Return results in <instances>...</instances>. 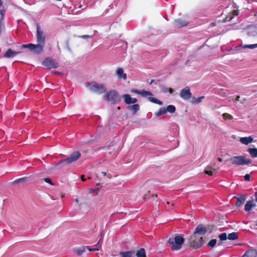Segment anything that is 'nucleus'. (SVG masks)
I'll list each match as a JSON object with an SVG mask.
<instances>
[{"mask_svg": "<svg viewBox=\"0 0 257 257\" xmlns=\"http://www.w3.org/2000/svg\"><path fill=\"white\" fill-rule=\"evenodd\" d=\"M184 240L182 234H177L174 238H170L168 242L170 245L172 250H178L181 248Z\"/></svg>", "mask_w": 257, "mask_h": 257, "instance_id": "f257e3e1", "label": "nucleus"}, {"mask_svg": "<svg viewBox=\"0 0 257 257\" xmlns=\"http://www.w3.org/2000/svg\"><path fill=\"white\" fill-rule=\"evenodd\" d=\"M204 243L203 237L195 234H193L188 241L190 247L195 249L201 248Z\"/></svg>", "mask_w": 257, "mask_h": 257, "instance_id": "f03ea898", "label": "nucleus"}, {"mask_svg": "<svg viewBox=\"0 0 257 257\" xmlns=\"http://www.w3.org/2000/svg\"><path fill=\"white\" fill-rule=\"evenodd\" d=\"M227 161H229L232 164L236 165H248L251 163L252 161L249 159H247L244 156H236L231 157Z\"/></svg>", "mask_w": 257, "mask_h": 257, "instance_id": "7ed1b4c3", "label": "nucleus"}, {"mask_svg": "<svg viewBox=\"0 0 257 257\" xmlns=\"http://www.w3.org/2000/svg\"><path fill=\"white\" fill-rule=\"evenodd\" d=\"M87 87L91 91L99 94H102L106 90V88L103 84L94 81L89 82L87 84Z\"/></svg>", "mask_w": 257, "mask_h": 257, "instance_id": "20e7f679", "label": "nucleus"}, {"mask_svg": "<svg viewBox=\"0 0 257 257\" xmlns=\"http://www.w3.org/2000/svg\"><path fill=\"white\" fill-rule=\"evenodd\" d=\"M107 100L113 104H117L121 101V96L118 92L114 89L111 90L106 93Z\"/></svg>", "mask_w": 257, "mask_h": 257, "instance_id": "39448f33", "label": "nucleus"}, {"mask_svg": "<svg viewBox=\"0 0 257 257\" xmlns=\"http://www.w3.org/2000/svg\"><path fill=\"white\" fill-rule=\"evenodd\" d=\"M81 154L79 151L74 152L72 153L69 157H68L65 159L60 160L57 164L59 165L62 163H65L67 165L70 164L78 160Z\"/></svg>", "mask_w": 257, "mask_h": 257, "instance_id": "423d86ee", "label": "nucleus"}, {"mask_svg": "<svg viewBox=\"0 0 257 257\" xmlns=\"http://www.w3.org/2000/svg\"><path fill=\"white\" fill-rule=\"evenodd\" d=\"M42 64L48 69L56 68L59 66L58 63L51 57L46 58L42 62Z\"/></svg>", "mask_w": 257, "mask_h": 257, "instance_id": "0eeeda50", "label": "nucleus"}, {"mask_svg": "<svg viewBox=\"0 0 257 257\" xmlns=\"http://www.w3.org/2000/svg\"><path fill=\"white\" fill-rule=\"evenodd\" d=\"M37 41L38 43L45 44V36L40 27L37 26Z\"/></svg>", "mask_w": 257, "mask_h": 257, "instance_id": "6e6552de", "label": "nucleus"}, {"mask_svg": "<svg viewBox=\"0 0 257 257\" xmlns=\"http://www.w3.org/2000/svg\"><path fill=\"white\" fill-rule=\"evenodd\" d=\"M180 96L184 99H189L191 97L192 94L189 87L186 86L185 88L181 90L180 93Z\"/></svg>", "mask_w": 257, "mask_h": 257, "instance_id": "1a4fd4ad", "label": "nucleus"}, {"mask_svg": "<svg viewBox=\"0 0 257 257\" xmlns=\"http://www.w3.org/2000/svg\"><path fill=\"white\" fill-rule=\"evenodd\" d=\"M206 232L207 228L206 226L203 224H199L196 228L193 234H195L197 235H203Z\"/></svg>", "mask_w": 257, "mask_h": 257, "instance_id": "9d476101", "label": "nucleus"}, {"mask_svg": "<svg viewBox=\"0 0 257 257\" xmlns=\"http://www.w3.org/2000/svg\"><path fill=\"white\" fill-rule=\"evenodd\" d=\"M189 22L183 19H177L175 20L174 24L175 27L181 28L188 25Z\"/></svg>", "mask_w": 257, "mask_h": 257, "instance_id": "9b49d317", "label": "nucleus"}, {"mask_svg": "<svg viewBox=\"0 0 257 257\" xmlns=\"http://www.w3.org/2000/svg\"><path fill=\"white\" fill-rule=\"evenodd\" d=\"M122 97L124 98V103L126 104H134L138 101L137 98H132L127 94L123 95Z\"/></svg>", "mask_w": 257, "mask_h": 257, "instance_id": "f8f14e48", "label": "nucleus"}, {"mask_svg": "<svg viewBox=\"0 0 257 257\" xmlns=\"http://www.w3.org/2000/svg\"><path fill=\"white\" fill-rule=\"evenodd\" d=\"M247 35L249 37L257 36V27L254 26H251L247 27Z\"/></svg>", "mask_w": 257, "mask_h": 257, "instance_id": "ddd939ff", "label": "nucleus"}, {"mask_svg": "<svg viewBox=\"0 0 257 257\" xmlns=\"http://www.w3.org/2000/svg\"><path fill=\"white\" fill-rule=\"evenodd\" d=\"M242 257H257V250L253 248L248 249Z\"/></svg>", "mask_w": 257, "mask_h": 257, "instance_id": "4468645a", "label": "nucleus"}, {"mask_svg": "<svg viewBox=\"0 0 257 257\" xmlns=\"http://www.w3.org/2000/svg\"><path fill=\"white\" fill-rule=\"evenodd\" d=\"M234 197L237 199V201L235 203V206L237 207H238L245 202L246 199V195H245L244 194H242L240 195H238L237 196H235Z\"/></svg>", "mask_w": 257, "mask_h": 257, "instance_id": "2eb2a0df", "label": "nucleus"}, {"mask_svg": "<svg viewBox=\"0 0 257 257\" xmlns=\"http://www.w3.org/2000/svg\"><path fill=\"white\" fill-rule=\"evenodd\" d=\"M19 53H20V51L16 52L11 49H9L4 54V57L8 58H13Z\"/></svg>", "mask_w": 257, "mask_h": 257, "instance_id": "dca6fc26", "label": "nucleus"}, {"mask_svg": "<svg viewBox=\"0 0 257 257\" xmlns=\"http://www.w3.org/2000/svg\"><path fill=\"white\" fill-rule=\"evenodd\" d=\"M44 46L45 45L41 43H38V44H34V47L32 50H33L36 53L40 54L43 51Z\"/></svg>", "mask_w": 257, "mask_h": 257, "instance_id": "f3484780", "label": "nucleus"}, {"mask_svg": "<svg viewBox=\"0 0 257 257\" xmlns=\"http://www.w3.org/2000/svg\"><path fill=\"white\" fill-rule=\"evenodd\" d=\"M127 110L132 111L133 114H136L140 109V105L138 104H134L131 105H128L126 107Z\"/></svg>", "mask_w": 257, "mask_h": 257, "instance_id": "a211bd4d", "label": "nucleus"}, {"mask_svg": "<svg viewBox=\"0 0 257 257\" xmlns=\"http://www.w3.org/2000/svg\"><path fill=\"white\" fill-rule=\"evenodd\" d=\"M116 74L118 76V77L120 79L122 78L124 80L126 79V74L125 73H123V69L121 68H117L116 70Z\"/></svg>", "mask_w": 257, "mask_h": 257, "instance_id": "6ab92c4d", "label": "nucleus"}, {"mask_svg": "<svg viewBox=\"0 0 257 257\" xmlns=\"http://www.w3.org/2000/svg\"><path fill=\"white\" fill-rule=\"evenodd\" d=\"M255 204L253 203V201H248L244 206V210L247 212H249L253 207H255Z\"/></svg>", "mask_w": 257, "mask_h": 257, "instance_id": "aec40b11", "label": "nucleus"}, {"mask_svg": "<svg viewBox=\"0 0 257 257\" xmlns=\"http://www.w3.org/2000/svg\"><path fill=\"white\" fill-rule=\"evenodd\" d=\"M253 141V138L251 137H242L240 139V142L244 145H248Z\"/></svg>", "mask_w": 257, "mask_h": 257, "instance_id": "412c9836", "label": "nucleus"}, {"mask_svg": "<svg viewBox=\"0 0 257 257\" xmlns=\"http://www.w3.org/2000/svg\"><path fill=\"white\" fill-rule=\"evenodd\" d=\"M86 246H81V247L80 248H76L75 250H74V251L75 252H76L77 253V255H81V254H83V253L86 251Z\"/></svg>", "mask_w": 257, "mask_h": 257, "instance_id": "4be33fe9", "label": "nucleus"}, {"mask_svg": "<svg viewBox=\"0 0 257 257\" xmlns=\"http://www.w3.org/2000/svg\"><path fill=\"white\" fill-rule=\"evenodd\" d=\"M134 253L133 251H127L125 252L120 251L119 255L121 257H132Z\"/></svg>", "mask_w": 257, "mask_h": 257, "instance_id": "5701e85b", "label": "nucleus"}, {"mask_svg": "<svg viewBox=\"0 0 257 257\" xmlns=\"http://www.w3.org/2000/svg\"><path fill=\"white\" fill-rule=\"evenodd\" d=\"M247 152L252 157L255 158L257 157V148H248Z\"/></svg>", "mask_w": 257, "mask_h": 257, "instance_id": "b1692460", "label": "nucleus"}, {"mask_svg": "<svg viewBox=\"0 0 257 257\" xmlns=\"http://www.w3.org/2000/svg\"><path fill=\"white\" fill-rule=\"evenodd\" d=\"M146 255V251L144 248H141L138 250L136 253L137 257H145Z\"/></svg>", "mask_w": 257, "mask_h": 257, "instance_id": "393cba45", "label": "nucleus"}, {"mask_svg": "<svg viewBox=\"0 0 257 257\" xmlns=\"http://www.w3.org/2000/svg\"><path fill=\"white\" fill-rule=\"evenodd\" d=\"M227 238L229 240H233L238 238V235L236 232H232L228 234Z\"/></svg>", "mask_w": 257, "mask_h": 257, "instance_id": "a878e982", "label": "nucleus"}, {"mask_svg": "<svg viewBox=\"0 0 257 257\" xmlns=\"http://www.w3.org/2000/svg\"><path fill=\"white\" fill-rule=\"evenodd\" d=\"M167 113L166 108L162 107L160 108L158 111L155 113V115L157 116H159L162 114H165Z\"/></svg>", "mask_w": 257, "mask_h": 257, "instance_id": "bb28decb", "label": "nucleus"}, {"mask_svg": "<svg viewBox=\"0 0 257 257\" xmlns=\"http://www.w3.org/2000/svg\"><path fill=\"white\" fill-rule=\"evenodd\" d=\"M166 111L170 113H174L176 111V107L173 105H169L167 108H166Z\"/></svg>", "mask_w": 257, "mask_h": 257, "instance_id": "cd10ccee", "label": "nucleus"}, {"mask_svg": "<svg viewBox=\"0 0 257 257\" xmlns=\"http://www.w3.org/2000/svg\"><path fill=\"white\" fill-rule=\"evenodd\" d=\"M148 99L153 102V103H155L156 104H159V105H162L163 104L162 102L161 101H160V100L157 99V98H154L152 96L151 97H148Z\"/></svg>", "mask_w": 257, "mask_h": 257, "instance_id": "c85d7f7f", "label": "nucleus"}, {"mask_svg": "<svg viewBox=\"0 0 257 257\" xmlns=\"http://www.w3.org/2000/svg\"><path fill=\"white\" fill-rule=\"evenodd\" d=\"M94 246L96 247L91 248V247H89V246H86V247H86V249L88 250L89 251H91L98 250L99 247H100V245H99V242H98Z\"/></svg>", "mask_w": 257, "mask_h": 257, "instance_id": "c756f323", "label": "nucleus"}, {"mask_svg": "<svg viewBox=\"0 0 257 257\" xmlns=\"http://www.w3.org/2000/svg\"><path fill=\"white\" fill-rule=\"evenodd\" d=\"M141 95L143 97H151L153 95V94L150 92L146 90H142L141 91Z\"/></svg>", "mask_w": 257, "mask_h": 257, "instance_id": "7c9ffc66", "label": "nucleus"}, {"mask_svg": "<svg viewBox=\"0 0 257 257\" xmlns=\"http://www.w3.org/2000/svg\"><path fill=\"white\" fill-rule=\"evenodd\" d=\"M162 90L163 92H169L170 93L172 94L174 92V90L171 88H168L165 86H163L162 88Z\"/></svg>", "mask_w": 257, "mask_h": 257, "instance_id": "2f4dec72", "label": "nucleus"}, {"mask_svg": "<svg viewBox=\"0 0 257 257\" xmlns=\"http://www.w3.org/2000/svg\"><path fill=\"white\" fill-rule=\"evenodd\" d=\"M21 47L22 48H28L30 50H32L34 47V44L30 43L28 44H23Z\"/></svg>", "mask_w": 257, "mask_h": 257, "instance_id": "473e14b6", "label": "nucleus"}, {"mask_svg": "<svg viewBox=\"0 0 257 257\" xmlns=\"http://www.w3.org/2000/svg\"><path fill=\"white\" fill-rule=\"evenodd\" d=\"M216 243V240L215 239H212L210 240L207 243V246L210 247H213Z\"/></svg>", "mask_w": 257, "mask_h": 257, "instance_id": "72a5a7b5", "label": "nucleus"}, {"mask_svg": "<svg viewBox=\"0 0 257 257\" xmlns=\"http://www.w3.org/2000/svg\"><path fill=\"white\" fill-rule=\"evenodd\" d=\"M2 6H0V14H1V18L0 19H2V21L3 22L4 20V16L5 15V10L4 8H2Z\"/></svg>", "mask_w": 257, "mask_h": 257, "instance_id": "f704fd0d", "label": "nucleus"}, {"mask_svg": "<svg viewBox=\"0 0 257 257\" xmlns=\"http://www.w3.org/2000/svg\"><path fill=\"white\" fill-rule=\"evenodd\" d=\"M222 116L224 119L227 120V119H232L233 118V116L227 113H224L222 114Z\"/></svg>", "mask_w": 257, "mask_h": 257, "instance_id": "c9c22d12", "label": "nucleus"}, {"mask_svg": "<svg viewBox=\"0 0 257 257\" xmlns=\"http://www.w3.org/2000/svg\"><path fill=\"white\" fill-rule=\"evenodd\" d=\"M242 47L243 48H248V49H254L257 47V44L245 45Z\"/></svg>", "mask_w": 257, "mask_h": 257, "instance_id": "e433bc0d", "label": "nucleus"}, {"mask_svg": "<svg viewBox=\"0 0 257 257\" xmlns=\"http://www.w3.org/2000/svg\"><path fill=\"white\" fill-rule=\"evenodd\" d=\"M204 98V96H200V97H198L197 98H195L194 97L193 98V102L194 103L198 104V103H200L203 100V99Z\"/></svg>", "mask_w": 257, "mask_h": 257, "instance_id": "4c0bfd02", "label": "nucleus"}, {"mask_svg": "<svg viewBox=\"0 0 257 257\" xmlns=\"http://www.w3.org/2000/svg\"><path fill=\"white\" fill-rule=\"evenodd\" d=\"M216 173V170L214 169H212V170H204V173L209 176H212L213 174Z\"/></svg>", "mask_w": 257, "mask_h": 257, "instance_id": "58836bf2", "label": "nucleus"}, {"mask_svg": "<svg viewBox=\"0 0 257 257\" xmlns=\"http://www.w3.org/2000/svg\"><path fill=\"white\" fill-rule=\"evenodd\" d=\"M27 177H23L19 179H17L14 181V184H17L20 182H25L27 180Z\"/></svg>", "mask_w": 257, "mask_h": 257, "instance_id": "ea45409f", "label": "nucleus"}, {"mask_svg": "<svg viewBox=\"0 0 257 257\" xmlns=\"http://www.w3.org/2000/svg\"><path fill=\"white\" fill-rule=\"evenodd\" d=\"M219 237L220 240H225L227 239V238H228L227 234L225 232L222 233L220 234H219Z\"/></svg>", "mask_w": 257, "mask_h": 257, "instance_id": "a19ab883", "label": "nucleus"}, {"mask_svg": "<svg viewBox=\"0 0 257 257\" xmlns=\"http://www.w3.org/2000/svg\"><path fill=\"white\" fill-rule=\"evenodd\" d=\"M44 181L47 183L50 184L51 185H54V183L52 182L51 180L48 178H46L43 179Z\"/></svg>", "mask_w": 257, "mask_h": 257, "instance_id": "79ce46f5", "label": "nucleus"}, {"mask_svg": "<svg viewBox=\"0 0 257 257\" xmlns=\"http://www.w3.org/2000/svg\"><path fill=\"white\" fill-rule=\"evenodd\" d=\"M244 181H249L250 180V176L248 174H246L245 175L244 177Z\"/></svg>", "mask_w": 257, "mask_h": 257, "instance_id": "37998d69", "label": "nucleus"}, {"mask_svg": "<svg viewBox=\"0 0 257 257\" xmlns=\"http://www.w3.org/2000/svg\"><path fill=\"white\" fill-rule=\"evenodd\" d=\"M79 37L85 39L90 38L91 36L90 35H82V36H79Z\"/></svg>", "mask_w": 257, "mask_h": 257, "instance_id": "c03bdc74", "label": "nucleus"}, {"mask_svg": "<svg viewBox=\"0 0 257 257\" xmlns=\"http://www.w3.org/2000/svg\"><path fill=\"white\" fill-rule=\"evenodd\" d=\"M132 92H135V93H136L141 94V91H139V90H137V89H133V90H132Z\"/></svg>", "mask_w": 257, "mask_h": 257, "instance_id": "a18cd8bd", "label": "nucleus"}, {"mask_svg": "<svg viewBox=\"0 0 257 257\" xmlns=\"http://www.w3.org/2000/svg\"><path fill=\"white\" fill-rule=\"evenodd\" d=\"M239 98H240V96L239 95H237L236 96V98L234 101V102H237V101H239Z\"/></svg>", "mask_w": 257, "mask_h": 257, "instance_id": "49530a36", "label": "nucleus"}, {"mask_svg": "<svg viewBox=\"0 0 257 257\" xmlns=\"http://www.w3.org/2000/svg\"><path fill=\"white\" fill-rule=\"evenodd\" d=\"M233 13L234 16H237L238 15V12L236 11H233Z\"/></svg>", "mask_w": 257, "mask_h": 257, "instance_id": "de8ad7c7", "label": "nucleus"}, {"mask_svg": "<svg viewBox=\"0 0 257 257\" xmlns=\"http://www.w3.org/2000/svg\"><path fill=\"white\" fill-rule=\"evenodd\" d=\"M81 179L82 181H84L86 180V179L84 178V175H83L81 176Z\"/></svg>", "mask_w": 257, "mask_h": 257, "instance_id": "09e8293b", "label": "nucleus"}, {"mask_svg": "<svg viewBox=\"0 0 257 257\" xmlns=\"http://www.w3.org/2000/svg\"><path fill=\"white\" fill-rule=\"evenodd\" d=\"M144 198L145 200H147V199H148L149 198V197L147 195H145V196H144Z\"/></svg>", "mask_w": 257, "mask_h": 257, "instance_id": "8fccbe9b", "label": "nucleus"}, {"mask_svg": "<svg viewBox=\"0 0 257 257\" xmlns=\"http://www.w3.org/2000/svg\"><path fill=\"white\" fill-rule=\"evenodd\" d=\"M247 101V99L246 98H243L242 100L241 101V103H243L244 101Z\"/></svg>", "mask_w": 257, "mask_h": 257, "instance_id": "3c124183", "label": "nucleus"}, {"mask_svg": "<svg viewBox=\"0 0 257 257\" xmlns=\"http://www.w3.org/2000/svg\"><path fill=\"white\" fill-rule=\"evenodd\" d=\"M254 196H255V200H256V201H257V192H255Z\"/></svg>", "mask_w": 257, "mask_h": 257, "instance_id": "603ef678", "label": "nucleus"}, {"mask_svg": "<svg viewBox=\"0 0 257 257\" xmlns=\"http://www.w3.org/2000/svg\"><path fill=\"white\" fill-rule=\"evenodd\" d=\"M102 174L103 175V176H106V173L105 172H102Z\"/></svg>", "mask_w": 257, "mask_h": 257, "instance_id": "864d4df0", "label": "nucleus"}, {"mask_svg": "<svg viewBox=\"0 0 257 257\" xmlns=\"http://www.w3.org/2000/svg\"><path fill=\"white\" fill-rule=\"evenodd\" d=\"M218 161H219V162H222V159L221 158H219L218 159Z\"/></svg>", "mask_w": 257, "mask_h": 257, "instance_id": "5fc2aeb1", "label": "nucleus"}, {"mask_svg": "<svg viewBox=\"0 0 257 257\" xmlns=\"http://www.w3.org/2000/svg\"><path fill=\"white\" fill-rule=\"evenodd\" d=\"M75 202H76V203H78V202H79V200H78V199H77V198L75 199Z\"/></svg>", "mask_w": 257, "mask_h": 257, "instance_id": "6e6d98bb", "label": "nucleus"}, {"mask_svg": "<svg viewBox=\"0 0 257 257\" xmlns=\"http://www.w3.org/2000/svg\"><path fill=\"white\" fill-rule=\"evenodd\" d=\"M3 6V2L1 1V0H0V6Z\"/></svg>", "mask_w": 257, "mask_h": 257, "instance_id": "4d7b16f0", "label": "nucleus"}, {"mask_svg": "<svg viewBox=\"0 0 257 257\" xmlns=\"http://www.w3.org/2000/svg\"><path fill=\"white\" fill-rule=\"evenodd\" d=\"M154 81L153 80H152L151 81L150 83V85H151V84H152L154 82Z\"/></svg>", "mask_w": 257, "mask_h": 257, "instance_id": "13d9d810", "label": "nucleus"}, {"mask_svg": "<svg viewBox=\"0 0 257 257\" xmlns=\"http://www.w3.org/2000/svg\"><path fill=\"white\" fill-rule=\"evenodd\" d=\"M154 196H155L156 198V197H157V195L156 194V195H155V196L152 195V197H154Z\"/></svg>", "mask_w": 257, "mask_h": 257, "instance_id": "bf43d9fd", "label": "nucleus"}, {"mask_svg": "<svg viewBox=\"0 0 257 257\" xmlns=\"http://www.w3.org/2000/svg\"><path fill=\"white\" fill-rule=\"evenodd\" d=\"M221 242H219V243H218V245H221Z\"/></svg>", "mask_w": 257, "mask_h": 257, "instance_id": "052dcab7", "label": "nucleus"}, {"mask_svg": "<svg viewBox=\"0 0 257 257\" xmlns=\"http://www.w3.org/2000/svg\"><path fill=\"white\" fill-rule=\"evenodd\" d=\"M108 178H111V175H110L108 176Z\"/></svg>", "mask_w": 257, "mask_h": 257, "instance_id": "680f3d73", "label": "nucleus"}, {"mask_svg": "<svg viewBox=\"0 0 257 257\" xmlns=\"http://www.w3.org/2000/svg\"><path fill=\"white\" fill-rule=\"evenodd\" d=\"M255 225H257V220L255 221Z\"/></svg>", "mask_w": 257, "mask_h": 257, "instance_id": "e2e57ef3", "label": "nucleus"}, {"mask_svg": "<svg viewBox=\"0 0 257 257\" xmlns=\"http://www.w3.org/2000/svg\"><path fill=\"white\" fill-rule=\"evenodd\" d=\"M117 109H120V107H119V106H118V107H117Z\"/></svg>", "mask_w": 257, "mask_h": 257, "instance_id": "0e129e2a", "label": "nucleus"}, {"mask_svg": "<svg viewBox=\"0 0 257 257\" xmlns=\"http://www.w3.org/2000/svg\"><path fill=\"white\" fill-rule=\"evenodd\" d=\"M167 204H169V202H167Z\"/></svg>", "mask_w": 257, "mask_h": 257, "instance_id": "69168bd1", "label": "nucleus"}, {"mask_svg": "<svg viewBox=\"0 0 257 257\" xmlns=\"http://www.w3.org/2000/svg\"><path fill=\"white\" fill-rule=\"evenodd\" d=\"M145 257H146V255L145 256Z\"/></svg>", "mask_w": 257, "mask_h": 257, "instance_id": "338daca9", "label": "nucleus"}]
</instances>
